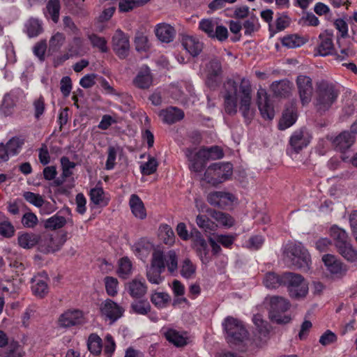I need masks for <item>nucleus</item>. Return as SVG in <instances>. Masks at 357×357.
Listing matches in <instances>:
<instances>
[{"instance_id":"nucleus-1","label":"nucleus","mask_w":357,"mask_h":357,"mask_svg":"<svg viewBox=\"0 0 357 357\" xmlns=\"http://www.w3.org/2000/svg\"><path fill=\"white\" fill-rule=\"evenodd\" d=\"M222 96L225 112L229 115L237 112L238 100L239 110L246 122H250L254 113L251 109L252 87L250 82L245 77L238 84L233 79H228L223 86Z\"/></svg>"},{"instance_id":"nucleus-2","label":"nucleus","mask_w":357,"mask_h":357,"mask_svg":"<svg viewBox=\"0 0 357 357\" xmlns=\"http://www.w3.org/2000/svg\"><path fill=\"white\" fill-rule=\"evenodd\" d=\"M185 155L189 160V168L192 172L201 173L204 169L206 161L208 160H217L223 157V153L218 146L203 148L197 151L188 149Z\"/></svg>"},{"instance_id":"nucleus-3","label":"nucleus","mask_w":357,"mask_h":357,"mask_svg":"<svg viewBox=\"0 0 357 357\" xmlns=\"http://www.w3.org/2000/svg\"><path fill=\"white\" fill-rule=\"evenodd\" d=\"M339 92L334 85L326 82L318 84L315 106L319 111L328 110L336 101Z\"/></svg>"},{"instance_id":"nucleus-4","label":"nucleus","mask_w":357,"mask_h":357,"mask_svg":"<svg viewBox=\"0 0 357 357\" xmlns=\"http://www.w3.org/2000/svg\"><path fill=\"white\" fill-rule=\"evenodd\" d=\"M232 174V165L229 162H215L206 170L203 180L213 185L221 183Z\"/></svg>"},{"instance_id":"nucleus-5","label":"nucleus","mask_w":357,"mask_h":357,"mask_svg":"<svg viewBox=\"0 0 357 357\" xmlns=\"http://www.w3.org/2000/svg\"><path fill=\"white\" fill-rule=\"evenodd\" d=\"M269 301V318L278 324H287L291 317L284 313L289 309L290 303L287 299L280 296H272L266 298Z\"/></svg>"},{"instance_id":"nucleus-6","label":"nucleus","mask_w":357,"mask_h":357,"mask_svg":"<svg viewBox=\"0 0 357 357\" xmlns=\"http://www.w3.org/2000/svg\"><path fill=\"white\" fill-rule=\"evenodd\" d=\"M287 255L291 258L292 264L298 268L307 271L311 264L310 255L301 243H291L287 245Z\"/></svg>"},{"instance_id":"nucleus-7","label":"nucleus","mask_w":357,"mask_h":357,"mask_svg":"<svg viewBox=\"0 0 357 357\" xmlns=\"http://www.w3.org/2000/svg\"><path fill=\"white\" fill-rule=\"evenodd\" d=\"M222 326L227 334V339L231 343L242 342L248 337V332L242 322L236 318L226 317L222 322Z\"/></svg>"},{"instance_id":"nucleus-8","label":"nucleus","mask_w":357,"mask_h":357,"mask_svg":"<svg viewBox=\"0 0 357 357\" xmlns=\"http://www.w3.org/2000/svg\"><path fill=\"white\" fill-rule=\"evenodd\" d=\"M284 285L287 287L291 297L300 298L307 295L308 284L301 275L285 273H284Z\"/></svg>"},{"instance_id":"nucleus-9","label":"nucleus","mask_w":357,"mask_h":357,"mask_svg":"<svg viewBox=\"0 0 357 357\" xmlns=\"http://www.w3.org/2000/svg\"><path fill=\"white\" fill-rule=\"evenodd\" d=\"M199 29L208 36L220 42H224L228 38L229 33L226 26L220 25L211 18L202 19L199 22Z\"/></svg>"},{"instance_id":"nucleus-10","label":"nucleus","mask_w":357,"mask_h":357,"mask_svg":"<svg viewBox=\"0 0 357 357\" xmlns=\"http://www.w3.org/2000/svg\"><path fill=\"white\" fill-rule=\"evenodd\" d=\"M165 271V264L162 255L159 252H153L151 264L146 268V278L149 282L155 284H160L163 278L162 273Z\"/></svg>"},{"instance_id":"nucleus-11","label":"nucleus","mask_w":357,"mask_h":357,"mask_svg":"<svg viewBox=\"0 0 357 357\" xmlns=\"http://www.w3.org/2000/svg\"><path fill=\"white\" fill-rule=\"evenodd\" d=\"M23 98L24 93L20 89H15L6 93L0 105L1 115L5 117L11 116L14 113L17 103Z\"/></svg>"},{"instance_id":"nucleus-12","label":"nucleus","mask_w":357,"mask_h":357,"mask_svg":"<svg viewBox=\"0 0 357 357\" xmlns=\"http://www.w3.org/2000/svg\"><path fill=\"white\" fill-rule=\"evenodd\" d=\"M206 84L209 87L215 86L222 78V65L218 59H211L206 66L204 71Z\"/></svg>"},{"instance_id":"nucleus-13","label":"nucleus","mask_w":357,"mask_h":357,"mask_svg":"<svg viewBox=\"0 0 357 357\" xmlns=\"http://www.w3.org/2000/svg\"><path fill=\"white\" fill-rule=\"evenodd\" d=\"M83 312L78 310H68L62 313L57 321L59 328H68L84 324Z\"/></svg>"},{"instance_id":"nucleus-14","label":"nucleus","mask_w":357,"mask_h":357,"mask_svg":"<svg viewBox=\"0 0 357 357\" xmlns=\"http://www.w3.org/2000/svg\"><path fill=\"white\" fill-rule=\"evenodd\" d=\"M334 35L332 31L326 30L321 33L318 38L317 46L314 50L315 56H326L333 53Z\"/></svg>"},{"instance_id":"nucleus-15","label":"nucleus","mask_w":357,"mask_h":357,"mask_svg":"<svg viewBox=\"0 0 357 357\" xmlns=\"http://www.w3.org/2000/svg\"><path fill=\"white\" fill-rule=\"evenodd\" d=\"M100 311L101 316L110 323L118 320L124 312L123 308L111 299H107L100 304Z\"/></svg>"},{"instance_id":"nucleus-16","label":"nucleus","mask_w":357,"mask_h":357,"mask_svg":"<svg viewBox=\"0 0 357 357\" xmlns=\"http://www.w3.org/2000/svg\"><path fill=\"white\" fill-rule=\"evenodd\" d=\"M31 289L33 295L43 298L49 293V278L43 272L35 275L31 280Z\"/></svg>"},{"instance_id":"nucleus-17","label":"nucleus","mask_w":357,"mask_h":357,"mask_svg":"<svg viewBox=\"0 0 357 357\" xmlns=\"http://www.w3.org/2000/svg\"><path fill=\"white\" fill-rule=\"evenodd\" d=\"M63 241L58 236L50 234L39 235L38 250L43 253L54 252L60 250Z\"/></svg>"},{"instance_id":"nucleus-18","label":"nucleus","mask_w":357,"mask_h":357,"mask_svg":"<svg viewBox=\"0 0 357 357\" xmlns=\"http://www.w3.org/2000/svg\"><path fill=\"white\" fill-rule=\"evenodd\" d=\"M296 85L301 103L303 105L308 104L313 94L312 82L310 77L299 75L296 79Z\"/></svg>"},{"instance_id":"nucleus-19","label":"nucleus","mask_w":357,"mask_h":357,"mask_svg":"<svg viewBox=\"0 0 357 357\" xmlns=\"http://www.w3.org/2000/svg\"><path fill=\"white\" fill-rule=\"evenodd\" d=\"M192 247L196 250L199 257L203 263H207L209 261V249L207 242L202 234L196 229L191 231Z\"/></svg>"},{"instance_id":"nucleus-20","label":"nucleus","mask_w":357,"mask_h":357,"mask_svg":"<svg viewBox=\"0 0 357 357\" xmlns=\"http://www.w3.org/2000/svg\"><path fill=\"white\" fill-rule=\"evenodd\" d=\"M112 46L115 53L121 59L126 58L130 50V43L128 38L120 29L115 31L112 37Z\"/></svg>"},{"instance_id":"nucleus-21","label":"nucleus","mask_w":357,"mask_h":357,"mask_svg":"<svg viewBox=\"0 0 357 357\" xmlns=\"http://www.w3.org/2000/svg\"><path fill=\"white\" fill-rule=\"evenodd\" d=\"M311 135L305 128L296 130L290 137L289 144L292 151L298 153L310 142Z\"/></svg>"},{"instance_id":"nucleus-22","label":"nucleus","mask_w":357,"mask_h":357,"mask_svg":"<svg viewBox=\"0 0 357 357\" xmlns=\"http://www.w3.org/2000/svg\"><path fill=\"white\" fill-rule=\"evenodd\" d=\"M257 96V105L261 116L264 119H273L275 115V112L273 107L269 102L266 90L264 89H259Z\"/></svg>"},{"instance_id":"nucleus-23","label":"nucleus","mask_w":357,"mask_h":357,"mask_svg":"<svg viewBox=\"0 0 357 357\" xmlns=\"http://www.w3.org/2000/svg\"><path fill=\"white\" fill-rule=\"evenodd\" d=\"M322 260L327 271L332 275L340 277L347 271V266L334 255H325L323 256Z\"/></svg>"},{"instance_id":"nucleus-24","label":"nucleus","mask_w":357,"mask_h":357,"mask_svg":"<svg viewBox=\"0 0 357 357\" xmlns=\"http://www.w3.org/2000/svg\"><path fill=\"white\" fill-rule=\"evenodd\" d=\"M234 197L228 192H213L208 194L207 201L213 206L225 208L229 206L234 201Z\"/></svg>"},{"instance_id":"nucleus-25","label":"nucleus","mask_w":357,"mask_h":357,"mask_svg":"<svg viewBox=\"0 0 357 357\" xmlns=\"http://www.w3.org/2000/svg\"><path fill=\"white\" fill-rule=\"evenodd\" d=\"M183 47L192 56H198L203 50V43L197 37L189 35H184L181 38Z\"/></svg>"},{"instance_id":"nucleus-26","label":"nucleus","mask_w":357,"mask_h":357,"mask_svg":"<svg viewBox=\"0 0 357 357\" xmlns=\"http://www.w3.org/2000/svg\"><path fill=\"white\" fill-rule=\"evenodd\" d=\"M152 83L153 77L150 68L146 66H142L134 78L133 84L139 89H146Z\"/></svg>"},{"instance_id":"nucleus-27","label":"nucleus","mask_w":357,"mask_h":357,"mask_svg":"<svg viewBox=\"0 0 357 357\" xmlns=\"http://www.w3.org/2000/svg\"><path fill=\"white\" fill-rule=\"evenodd\" d=\"M129 294L132 298L143 297L147 291V287L143 278H135L128 282L126 286Z\"/></svg>"},{"instance_id":"nucleus-28","label":"nucleus","mask_w":357,"mask_h":357,"mask_svg":"<svg viewBox=\"0 0 357 357\" xmlns=\"http://www.w3.org/2000/svg\"><path fill=\"white\" fill-rule=\"evenodd\" d=\"M159 116L163 122L172 124L183 119L184 113L181 109L176 107H169L165 109H162L159 113Z\"/></svg>"},{"instance_id":"nucleus-29","label":"nucleus","mask_w":357,"mask_h":357,"mask_svg":"<svg viewBox=\"0 0 357 357\" xmlns=\"http://www.w3.org/2000/svg\"><path fill=\"white\" fill-rule=\"evenodd\" d=\"M129 206L133 215L140 220L146 217V211L141 198L136 194L130 195L129 199Z\"/></svg>"},{"instance_id":"nucleus-30","label":"nucleus","mask_w":357,"mask_h":357,"mask_svg":"<svg viewBox=\"0 0 357 357\" xmlns=\"http://www.w3.org/2000/svg\"><path fill=\"white\" fill-rule=\"evenodd\" d=\"M155 31L157 38L160 41L167 43L172 42L176 34L174 28L166 23L158 24Z\"/></svg>"},{"instance_id":"nucleus-31","label":"nucleus","mask_w":357,"mask_h":357,"mask_svg":"<svg viewBox=\"0 0 357 357\" xmlns=\"http://www.w3.org/2000/svg\"><path fill=\"white\" fill-rule=\"evenodd\" d=\"M153 252H159L161 253L162 261L165 264V268H167L170 273H174L177 271L178 256L174 250H169L166 254H164L160 249H154Z\"/></svg>"},{"instance_id":"nucleus-32","label":"nucleus","mask_w":357,"mask_h":357,"mask_svg":"<svg viewBox=\"0 0 357 357\" xmlns=\"http://www.w3.org/2000/svg\"><path fill=\"white\" fill-rule=\"evenodd\" d=\"M354 142L352 132L344 131L337 136L333 141L335 147L340 151L348 149Z\"/></svg>"},{"instance_id":"nucleus-33","label":"nucleus","mask_w":357,"mask_h":357,"mask_svg":"<svg viewBox=\"0 0 357 357\" xmlns=\"http://www.w3.org/2000/svg\"><path fill=\"white\" fill-rule=\"evenodd\" d=\"M273 93L280 97L287 96L292 89V84L287 79L273 82L271 85Z\"/></svg>"},{"instance_id":"nucleus-34","label":"nucleus","mask_w":357,"mask_h":357,"mask_svg":"<svg viewBox=\"0 0 357 357\" xmlns=\"http://www.w3.org/2000/svg\"><path fill=\"white\" fill-rule=\"evenodd\" d=\"M39 235L34 233L19 234L17 242L19 245L24 249H30L35 245L38 246Z\"/></svg>"},{"instance_id":"nucleus-35","label":"nucleus","mask_w":357,"mask_h":357,"mask_svg":"<svg viewBox=\"0 0 357 357\" xmlns=\"http://www.w3.org/2000/svg\"><path fill=\"white\" fill-rule=\"evenodd\" d=\"M24 355L23 347L15 340H10L0 354L1 357H23Z\"/></svg>"},{"instance_id":"nucleus-36","label":"nucleus","mask_w":357,"mask_h":357,"mask_svg":"<svg viewBox=\"0 0 357 357\" xmlns=\"http://www.w3.org/2000/svg\"><path fill=\"white\" fill-rule=\"evenodd\" d=\"M87 347L93 357H99L102 349V340L96 333H91L87 340Z\"/></svg>"},{"instance_id":"nucleus-37","label":"nucleus","mask_w":357,"mask_h":357,"mask_svg":"<svg viewBox=\"0 0 357 357\" xmlns=\"http://www.w3.org/2000/svg\"><path fill=\"white\" fill-rule=\"evenodd\" d=\"M263 283L267 289H276L284 285V274L280 276L275 273H268L264 278Z\"/></svg>"},{"instance_id":"nucleus-38","label":"nucleus","mask_w":357,"mask_h":357,"mask_svg":"<svg viewBox=\"0 0 357 357\" xmlns=\"http://www.w3.org/2000/svg\"><path fill=\"white\" fill-rule=\"evenodd\" d=\"M24 138L21 136H15L10 138L5 144L10 156L17 155L24 144Z\"/></svg>"},{"instance_id":"nucleus-39","label":"nucleus","mask_w":357,"mask_h":357,"mask_svg":"<svg viewBox=\"0 0 357 357\" xmlns=\"http://www.w3.org/2000/svg\"><path fill=\"white\" fill-rule=\"evenodd\" d=\"M25 30L29 38L36 37L43 32V25L40 20L30 18L25 24Z\"/></svg>"},{"instance_id":"nucleus-40","label":"nucleus","mask_w":357,"mask_h":357,"mask_svg":"<svg viewBox=\"0 0 357 357\" xmlns=\"http://www.w3.org/2000/svg\"><path fill=\"white\" fill-rule=\"evenodd\" d=\"M167 340L176 347H182L187 344V337L176 330L169 329L165 333Z\"/></svg>"},{"instance_id":"nucleus-41","label":"nucleus","mask_w":357,"mask_h":357,"mask_svg":"<svg viewBox=\"0 0 357 357\" xmlns=\"http://www.w3.org/2000/svg\"><path fill=\"white\" fill-rule=\"evenodd\" d=\"M330 236L335 243V247L337 248L348 241V235L345 230L337 227L333 226L330 229Z\"/></svg>"},{"instance_id":"nucleus-42","label":"nucleus","mask_w":357,"mask_h":357,"mask_svg":"<svg viewBox=\"0 0 357 357\" xmlns=\"http://www.w3.org/2000/svg\"><path fill=\"white\" fill-rule=\"evenodd\" d=\"M89 196L91 201L96 205L106 206L109 202V199L105 197L104 190L100 186L92 188Z\"/></svg>"},{"instance_id":"nucleus-43","label":"nucleus","mask_w":357,"mask_h":357,"mask_svg":"<svg viewBox=\"0 0 357 357\" xmlns=\"http://www.w3.org/2000/svg\"><path fill=\"white\" fill-rule=\"evenodd\" d=\"M212 218L218 225L225 228H230L235 224V220L231 215L221 211H214Z\"/></svg>"},{"instance_id":"nucleus-44","label":"nucleus","mask_w":357,"mask_h":357,"mask_svg":"<svg viewBox=\"0 0 357 357\" xmlns=\"http://www.w3.org/2000/svg\"><path fill=\"white\" fill-rule=\"evenodd\" d=\"M337 249L338 252L347 261L351 262L357 261V250L349 241L346 242Z\"/></svg>"},{"instance_id":"nucleus-45","label":"nucleus","mask_w":357,"mask_h":357,"mask_svg":"<svg viewBox=\"0 0 357 357\" xmlns=\"http://www.w3.org/2000/svg\"><path fill=\"white\" fill-rule=\"evenodd\" d=\"M159 237L164 243L168 245H172L175 242L174 232L172 227L166 224L160 226Z\"/></svg>"},{"instance_id":"nucleus-46","label":"nucleus","mask_w":357,"mask_h":357,"mask_svg":"<svg viewBox=\"0 0 357 357\" xmlns=\"http://www.w3.org/2000/svg\"><path fill=\"white\" fill-rule=\"evenodd\" d=\"M259 23L257 17L251 14L250 16L243 23V29L245 36H252L259 29Z\"/></svg>"},{"instance_id":"nucleus-47","label":"nucleus","mask_w":357,"mask_h":357,"mask_svg":"<svg viewBox=\"0 0 357 357\" xmlns=\"http://www.w3.org/2000/svg\"><path fill=\"white\" fill-rule=\"evenodd\" d=\"M151 301L156 307L162 309L167 306L170 296L166 292L155 291L151 294Z\"/></svg>"},{"instance_id":"nucleus-48","label":"nucleus","mask_w":357,"mask_h":357,"mask_svg":"<svg viewBox=\"0 0 357 357\" xmlns=\"http://www.w3.org/2000/svg\"><path fill=\"white\" fill-rule=\"evenodd\" d=\"M253 322L257 327V331L259 333V337L263 339L267 337L269 333L268 324L265 321L261 315L255 314L253 317Z\"/></svg>"},{"instance_id":"nucleus-49","label":"nucleus","mask_w":357,"mask_h":357,"mask_svg":"<svg viewBox=\"0 0 357 357\" xmlns=\"http://www.w3.org/2000/svg\"><path fill=\"white\" fill-rule=\"evenodd\" d=\"M296 114L293 109H287L284 112L282 117L279 123V128L285 130L295 123Z\"/></svg>"},{"instance_id":"nucleus-50","label":"nucleus","mask_w":357,"mask_h":357,"mask_svg":"<svg viewBox=\"0 0 357 357\" xmlns=\"http://www.w3.org/2000/svg\"><path fill=\"white\" fill-rule=\"evenodd\" d=\"M132 263L128 257H123L119 261L118 274L122 278H128L132 273Z\"/></svg>"},{"instance_id":"nucleus-51","label":"nucleus","mask_w":357,"mask_h":357,"mask_svg":"<svg viewBox=\"0 0 357 357\" xmlns=\"http://www.w3.org/2000/svg\"><path fill=\"white\" fill-rule=\"evenodd\" d=\"M66 40V36L63 33H54L49 40V48L52 51H58L63 46Z\"/></svg>"},{"instance_id":"nucleus-52","label":"nucleus","mask_w":357,"mask_h":357,"mask_svg":"<svg viewBox=\"0 0 357 357\" xmlns=\"http://www.w3.org/2000/svg\"><path fill=\"white\" fill-rule=\"evenodd\" d=\"M158 166V163L156 159L149 155L148 161L142 162L140 165L141 173L143 175H151L157 170Z\"/></svg>"},{"instance_id":"nucleus-53","label":"nucleus","mask_w":357,"mask_h":357,"mask_svg":"<svg viewBox=\"0 0 357 357\" xmlns=\"http://www.w3.org/2000/svg\"><path fill=\"white\" fill-rule=\"evenodd\" d=\"M88 38L93 47L98 48L101 52H107L108 47L105 38L92 33L88 36Z\"/></svg>"},{"instance_id":"nucleus-54","label":"nucleus","mask_w":357,"mask_h":357,"mask_svg":"<svg viewBox=\"0 0 357 357\" xmlns=\"http://www.w3.org/2000/svg\"><path fill=\"white\" fill-rule=\"evenodd\" d=\"M151 307L146 301H137L131 304L132 312L141 315H146L151 311Z\"/></svg>"},{"instance_id":"nucleus-55","label":"nucleus","mask_w":357,"mask_h":357,"mask_svg":"<svg viewBox=\"0 0 357 357\" xmlns=\"http://www.w3.org/2000/svg\"><path fill=\"white\" fill-rule=\"evenodd\" d=\"M66 223L63 216L54 215L48 218L45 222V227L51 229H56L63 227Z\"/></svg>"},{"instance_id":"nucleus-56","label":"nucleus","mask_w":357,"mask_h":357,"mask_svg":"<svg viewBox=\"0 0 357 357\" xmlns=\"http://www.w3.org/2000/svg\"><path fill=\"white\" fill-rule=\"evenodd\" d=\"M282 43L288 48H296L303 45L305 41L301 37L297 35H290L284 37L282 40Z\"/></svg>"},{"instance_id":"nucleus-57","label":"nucleus","mask_w":357,"mask_h":357,"mask_svg":"<svg viewBox=\"0 0 357 357\" xmlns=\"http://www.w3.org/2000/svg\"><path fill=\"white\" fill-rule=\"evenodd\" d=\"M34 117L36 119H39L45 113V98L43 96L35 98L32 103Z\"/></svg>"},{"instance_id":"nucleus-58","label":"nucleus","mask_w":357,"mask_h":357,"mask_svg":"<svg viewBox=\"0 0 357 357\" xmlns=\"http://www.w3.org/2000/svg\"><path fill=\"white\" fill-rule=\"evenodd\" d=\"M195 272V265L188 259L183 260L181 269V275L185 278L190 279L194 277Z\"/></svg>"},{"instance_id":"nucleus-59","label":"nucleus","mask_w":357,"mask_h":357,"mask_svg":"<svg viewBox=\"0 0 357 357\" xmlns=\"http://www.w3.org/2000/svg\"><path fill=\"white\" fill-rule=\"evenodd\" d=\"M196 223L197 226L204 229L205 231H211L215 229L217 225L204 215H199L196 218Z\"/></svg>"},{"instance_id":"nucleus-60","label":"nucleus","mask_w":357,"mask_h":357,"mask_svg":"<svg viewBox=\"0 0 357 357\" xmlns=\"http://www.w3.org/2000/svg\"><path fill=\"white\" fill-rule=\"evenodd\" d=\"M61 165L62 168L61 177L66 178L73 174V169L76 164L69 160L68 157L63 156L61 158Z\"/></svg>"},{"instance_id":"nucleus-61","label":"nucleus","mask_w":357,"mask_h":357,"mask_svg":"<svg viewBox=\"0 0 357 357\" xmlns=\"http://www.w3.org/2000/svg\"><path fill=\"white\" fill-rule=\"evenodd\" d=\"M47 10L48 13L50 15L52 21L56 23L59 17V0H49L47 4Z\"/></svg>"},{"instance_id":"nucleus-62","label":"nucleus","mask_w":357,"mask_h":357,"mask_svg":"<svg viewBox=\"0 0 357 357\" xmlns=\"http://www.w3.org/2000/svg\"><path fill=\"white\" fill-rule=\"evenodd\" d=\"M23 197L27 202L38 208L41 207L45 203V201L40 195L36 194L32 192H24L23 193Z\"/></svg>"},{"instance_id":"nucleus-63","label":"nucleus","mask_w":357,"mask_h":357,"mask_svg":"<svg viewBox=\"0 0 357 357\" xmlns=\"http://www.w3.org/2000/svg\"><path fill=\"white\" fill-rule=\"evenodd\" d=\"M119 151L118 146H109L107 149V159L105 163V168L107 170L114 169L116 164L117 153Z\"/></svg>"},{"instance_id":"nucleus-64","label":"nucleus","mask_w":357,"mask_h":357,"mask_svg":"<svg viewBox=\"0 0 357 357\" xmlns=\"http://www.w3.org/2000/svg\"><path fill=\"white\" fill-rule=\"evenodd\" d=\"M105 284L107 294L110 296H114L118 293L119 282L116 278L106 277Z\"/></svg>"}]
</instances>
